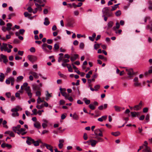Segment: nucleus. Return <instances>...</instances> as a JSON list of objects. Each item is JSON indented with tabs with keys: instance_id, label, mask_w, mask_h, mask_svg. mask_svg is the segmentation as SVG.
<instances>
[{
	"instance_id": "nucleus-38",
	"label": "nucleus",
	"mask_w": 152,
	"mask_h": 152,
	"mask_svg": "<svg viewBox=\"0 0 152 152\" xmlns=\"http://www.w3.org/2000/svg\"><path fill=\"white\" fill-rule=\"evenodd\" d=\"M58 74L61 77H62L64 79H66V76L65 75L61 74L60 72H58Z\"/></svg>"
},
{
	"instance_id": "nucleus-31",
	"label": "nucleus",
	"mask_w": 152,
	"mask_h": 152,
	"mask_svg": "<svg viewBox=\"0 0 152 152\" xmlns=\"http://www.w3.org/2000/svg\"><path fill=\"white\" fill-rule=\"evenodd\" d=\"M4 77L5 76L4 74L2 73H1L0 75V81L1 82H3L4 80Z\"/></svg>"
},
{
	"instance_id": "nucleus-50",
	"label": "nucleus",
	"mask_w": 152,
	"mask_h": 152,
	"mask_svg": "<svg viewBox=\"0 0 152 152\" xmlns=\"http://www.w3.org/2000/svg\"><path fill=\"white\" fill-rule=\"evenodd\" d=\"M24 16L26 17H27L28 16H30L31 15V14H29L27 12H24Z\"/></svg>"
},
{
	"instance_id": "nucleus-9",
	"label": "nucleus",
	"mask_w": 152,
	"mask_h": 152,
	"mask_svg": "<svg viewBox=\"0 0 152 152\" xmlns=\"http://www.w3.org/2000/svg\"><path fill=\"white\" fill-rule=\"evenodd\" d=\"M126 70L127 72V74L129 75V77H132V76L135 74L132 69H126Z\"/></svg>"
},
{
	"instance_id": "nucleus-59",
	"label": "nucleus",
	"mask_w": 152,
	"mask_h": 152,
	"mask_svg": "<svg viewBox=\"0 0 152 152\" xmlns=\"http://www.w3.org/2000/svg\"><path fill=\"white\" fill-rule=\"evenodd\" d=\"M44 107V105L43 104H42L41 105H37L36 106V107L39 109H41L42 108Z\"/></svg>"
},
{
	"instance_id": "nucleus-51",
	"label": "nucleus",
	"mask_w": 152,
	"mask_h": 152,
	"mask_svg": "<svg viewBox=\"0 0 152 152\" xmlns=\"http://www.w3.org/2000/svg\"><path fill=\"white\" fill-rule=\"evenodd\" d=\"M101 45V44H96L94 45V48L97 50V49L99 48H100V45Z\"/></svg>"
},
{
	"instance_id": "nucleus-6",
	"label": "nucleus",
	"mask_w": 152,
	"mask_h": 152,
	"mask_svg": "<svg viewBox=\"0 0 152 152\" xmlns=\"http://www.w3.org/2000/svg\"><path fill=\"white\" fill-rule=\"evenodd\" d=\"M142 105V102L141 101L138 105H135L133 107V109L135 110H138L141 109Z\"/></svg>"
},
{
	"instance_id": "nucleus-44",
	"label": "nucleus",
	"mask_w": 152,
	"mask_h": 152,
	"mask_svg": "<svg viewBox=\"0 0 152 152\" xmlns=\"http://www.w3.org/2000/svg\"><path fill=\"white\" fill-rule=\"evenodd\" d=\"M37 103L38 104H40L42 102H45V101L43 100H42L40 97H39L38 99H37Z\"/></svg>"
},
{
	"instance_id": "nucleus-15",
	"label": "nucleus",
	"mask_w": 152,
	"mask_h": 152,
	"mask_svg": "<svg viewBox=\"0 0 152 152\" xmlns=\"http://www.w3.org/2000/svg\"><path fill=\"white\" fill-rule=\"evenodd\" d=\"M0 57L1 58L3 59V61L4 63H6L8 62V60L7 58V56H6L4 55L3 54H1L0 55Z\"/></svg>"
},
{
	"instance_id": "nucleus-8",
	"label": "nucleus",
	"mask_w": 152,
	"mask_h": 152,
	"mask_svg": "<svg viewBox=\"0 0 152 152\" xmlns=\"http://www.w3.org/2000/svg\"><path fill=\"white\" fill-rule=\"evenodd\" d=\"M25 131V129L23 128H20L19 131L17 132V133L19 135L21 134L22 135H24L27 133V132Z\"/></svg>"
},
{
	"instance_id": "nucleus-3",
	"label": "nucleus",
	"mask_w": 152,
	"mask_h": 152,
	"mask_svg": "<svg viewBox=\"0 0 152 152\" xmlns=\"http://www.w3.org/2000/svg\"><path fill=\"white\" fill-rule=\"evenodd\" d=\"M28 60L31 61L32 63H34V62L37 60V58L36 56L33 55H28Z\"/></svg>"
},
{
	"instance_id": "nucleus-34",
	"label": "nucleus",
	"mask_w": 152,
	"mask_h": 152,
	"mask_svg": "<svg viewBox=\"0 0 152 152\" xmlns=\"http://www.w3.org/2000/svg\"><path fill=\"white\" fill-rule=\"evenodd\" d=\"M111 134L115 137L119 136L120 134V133L118 132L117 131L115 132H112L111 133Z\"/></svg>"
},
{
	"instance_id": "nucleus-30",
	"label": "nucleus",
	"mask_w": 152,
	"mask_h": 152,
	"mask_svg": "<svg viewBox=\"0 0 152 152\" xmlns=\"http://www.w3.org/2000/svg\"><path fill=\"white\" fill-rule=\"evenodd\" d=\"M115 110L116 112H119L121 111V107L117 106H114Z\"/></svg>"
},
{
	"instance_id": "nucleus-63",
	"label": "nucleus",
	"mask_w": 152,
	"mask_h": 152,
	"mask_svg": "<svg viewBox=\"0 0 152 152\" xmlns=\"http://www.w3.org/2000/svg\"><path fill=\"white\" fill-rule=\"evenodd\" d=\"M65 103V101L64 100H61L60 101V105L64 104Z\"/></svg>"
},
{
	"instance_id": "nucleus-40",
	"label": "nucleus",
	"mask_w": 152,
	"mask_h": 152,
	"mask_svg": "<svg viewBox=\"0 0 152 152\" xmlns=\"http://www.w3.org/2000/svg\"><path fill=\"white\" fill-rule=\"evenodd\" d=\"M119 4H116L114 5V6H112V8L111 10V11H113L115 10L118 7Z\"/></svg>"
},
{
	"instance_id": "nucleus-32",
	"label": "nucleus",
	"mask_w": 152,
	"mask_h": 152,
	"mask_svg": "<svg viewBox=\"0 0 152 152\" xmlns=\"http://www.w3.org/2000/svg\"><path fill=\"white\" fill-rule=\"evenodd\" d=\"M138 129V130H139V132H138V133L140 134L141 135H142V136L144 135V134L143 133H142L143 129H142V127H139Z\"/></svg>"
},
{
	"instance_id": "nucleus-60",
	"label": "nucleus",
	"mask_w": 152,
	"mask_h": 152,
	"mask_svg": "<svg viewBox=\"0 0 152 152\" xmlns=\"http://www.w3.org/2000/svg\"><path fill=\"white\" fill-rule=\"evenodd\" d=\"M5 24V22L2 20L1 19H0V25H4Z\"/></svg>"
},
{
	"instance_id": "nucleus-13",
	"label": "nucleus",
	"mask_w": 152,
	"mask_h": 152,
	"mask_svg": "<svg viewBox=\"0 0 152 152\" xmlns=\"http://www.w3.org/2000/svg\"><path fill=\"white\" fill-rule=\"evenodd\" d=\"M25 32V30L24 29H20L19 31H17L15 33L16 36H18L19 35L21 34L23 35Z\"/></svg>"
},
{
	"instance_id": "nucleus-42",
	"label": "nucleus",
	"mask_w": 152,
	"mask_h": 152,
	"mask_svg": "<svg viewBox=\"0 0 152 152\" xmlns=\"http://www.w3.org/2000/svg\"><path fill=\"white\" fill-rule=\"evenodd\" d=\"M67 67L68 68L69 72H73V69L70 64H69V65Z\"/></svg>"
},
{
	"instance_id": "nucleus-55",
	"label": "nucleus",
	"mask_w": 152,
	"mask_h": 152,
	"mask_svg": "<svg viewBox=\"0 0 152 152\" xmlns=\"http://www.w3.org/2000/svg\"><path fill=\"white\" fill-rule=\"evenodd\" d=\"M12 115L13 117H15L16 116H18L19 115V114L18 112L13 113L12 114Z\"/></svg>"
},
{
	"instance_id": "nucleus-33",
	"label": "nucleus",
	"mask_w": 152,
	"mask_h": 152,
	"mask_svg": "<svg viewBox=\"0 0 152 152\" xmlns=\"http://www.w3.org/2000/svg\"><path fill=\"white\" fill-rule=\"evenodd\" d=\"M131 114L132 116L133 117H136L137 115L138 116V115L139 114V112H131Z\"/></svg>"
},
{
	"instance_id": "nucleus-36",
	"label": "nucleus",
	"mask_w": 152,
	"mask_h": 152,
	"mask_svg": "<svg viewBox=\"0 0 152 152\" xmlns=\"http://www.w3.org/2000/svg\"><path fill=\"white\" fill-rule=\"evenodd\" d=\"M73 118L75 120H77L79 119V116L76 113H74L73 115Z\"/></svg>"
},
{
	"instance_id": "nucleus-20",
	"label": "nucleus",
	"mask_w": 152,
	"mask_h": 152,
	"mask_svg": "<svg viewBox=\"0 0 152 152\" xmlns=\"http://www.w3.org/2000/svg\"><path fill=\"white\" fill-rule=\"evenodd\" d=\"M107 107V104H104V106L102 105H101L99 107L98 109L100 110H102L103 109H106Z\"/></svg>"
},
{
	"instance_id": "nucleus-61",
	"label": "nucleus",
	"mask_w": 152,
	"mask_h": 152,
	"mask_svg": "<svg viewBox=\"0 0 152 152\" xmlns=\"http://www.w3.org/2000/svg\"><path fill=\"white\" fill-rule=\"evenodd\" d=\"M47 43L48 44H51L53 43V40L51 39H48L47 40Z\"/></svg>"
},
{
	"instance_id": "nucleus-28",
	"label": "nucleus",
	"mask_w": 152,
	"mask_h": 152,
	"mask_svg": "<svg viewBox=\"0 0 152 152\" xmlns=\"http://www.w3.org/2000/svg\"><path fill=\"white\" fill-rule=\"evenodd\" d=\"M143 152H152L150 148L146 146V148H145L142 150Z\"/></svg>"
},
{
	"instance_id": "nucleus-53",
	"label": "nucleus",
	"mask_w": 152,
	"mask_h": 152,
	"mask_svg": "<svg viewBox=\"0 0 152 152\" xmlns=\"http://www.w3.org/2000/svg\"><path fill=\"white\" fill-rule=\"evenodd\" d=\"M11 111L12 113L18 112V111H19V109L17 108H12L11 109Z\"/></svg>"
},
{
	"instance_id": "nucleus-62",
	"label": "nucleus",
	"mask_w": 152,
	"mask_h": 152,
	"mask_svg": "<svg viewBox=\"0 0 152 152\" xmlns=\"http://www.w3.org/2000/svg\"><path fill=\"white\" fill-rule=\"evenodd\" d=\"M8 45L7 44L5 43H2V46L4 48V49H6Z\"/></svg>"
},
{
	"instance_id": "nucleus-5",
	"label": "nucleus",
	"mask_w": 152,
	"mask_h": 152,
	"mask_svg": "<svg viewBox=\"0 0 152 152\" xmlns=\"http://www.w3.org/2000/svg\"><path fill=\"white\" fill-rule=\"evenodd\" d=\"M94 133L96 136H99L100 137H102L103 134L101 130L99 129H96L94 131Z\"/></svg>"
},
{
	"instance_id": "nucleus-12",
	"label": "nucleus",
	"mask_w": 152,
	"mask_h": 152,
	"mask_svg": "<svg viewBox=\"0 0 152 152\" xmlns=\"http://www.w3.org/2000/svg\"><path fill=\"white\" fill-rule=\"evenodd\" d=\"M21 127V126L20 125H18L16 126H13L12 128L13 131L15 133L18 132L19 129Z\"/></svg>"
},
{
	"instance_id": "nucleus-37",
	"label": "nucleus",
	"mask_w": 152,
	"mask_h": 152,
	"mask_svg": "<svg viewBox=\"0 0 152 152\" xmlns=\"http://www.w3.org/2000/svg\"><path fill=\"white\" fill-rule=\"evenodd\" d=\"M41 90H39L37 91L36 92V96L39 97H40L41 95Z\"/></svg>"
},
{
	"instance_id": "nucleus-11",
	"label": "nucleus",
	"mask_w": 152,
	"mask_h": 152,
	"mask_svg": "<svg viewBox=\"0 0 152 152\" xmlns=\"http://www.w3.org/2000/svg\"><path fill=\"white\" fill-rule=\"evenodd\" d=\"M43 146H45L47 148L50 150L51 152H53V147L50 145L44 143L43 144Z\"/></svg>"
},
{
	"instance_id": "nucleus-54",
	"label": "nucleus",
	"mask_w": 152,
	"mask_h": 152,
	"mask_svg": "<svg viewBox=\"0 0 152 152\" xmlns=\"http://www.w3.org/2000/svg\"><path fill=\"white\" fill-rule=\"evenodd\" d=\"M5 95L8 98H10L11 97V93L10 92H7L5 94Z\"/></svg>"
},
{
	"instance_id": "nucleus-19",
	"label": "nucleus",
	"mask_w": 152,
	"mask_h": 152,
	"mask_svg": "<svg viewBox=\"0 0 152 152\" xmlns=\"http://www.w3.org/2000/svg\"><path fill=\"white\" fill-rule=\"evenodd\" d=\"M39 143H42V142L40 140H39L36 141H35L34 140V142H33V143L34 144V145L35 146H37L39 145Z\"/></svg>"
},
{
	"instance_id": "nucleus-16",
	"label": "nucleus",
	"mask_w": 152,
	"mask_h": 152,
	"mask_svg": "<svg viewBox=\"0 0 152 152\" xmlns=\"http://www.w3.org/2000/svg\"><path fill=\"white\" fill-rule=\"evenodd\" d=\"M59 144L58 145V146L59 148L60 149H61L63 147V143L64 142V140L63 139H61L59 140Z\"/></svg>"
},
{
	"instance_id": "nucleus-47",
	"label": "nucleus",
	"mask_w": 152,
	"mask_h": 152,
	"mask_svg": "<svg viewBox=\"0 0 152 152\" xmlns=\"http://www.w3.org/2000/svg\"><path fill=\"white\" fill-rule=\"evenodd\" d=\"M115 31V33L116 34H120L122 32V30L121 29H119L118 30H117V29H115V30H114Z\"/></svg>"
},
{
	"instance_id": "nucleus-49",
	"label": "nucleus",
	"mask_w": 152,
	"mask_h": 152,
	"mask_svg": "<svg viewBox=\"0 0 152 152\" xmlns=\"http://www.w3.org/2000/svg\"><path fill=\"white\" fill-rule=\"evenodd\" d=\"M15 14L14 13H11L8 15L9 19H11V17L15 16Z\"/></svg>"
},
{
	"instance_id": "nucleus-2",
	"label": "nucleus",
	"mask_w": 152,
	"mask_h": 152,
	"mask_svg": "<svg viewBox=\"0 0 152 152\" xmlns=\"http://www.w3.org/2000/svg\"><path fill=\"white\" fill-rule=\"evenodd\" d=\"M42 49L46 53H49L50 51L47 49V48L49 50H51L52 46L51 45H48L46 43H43L42 46Z\"/></svg>"
},
{
	"instance_id": "nucleus-23",
	"label": "nucleus",
	"mask_w": 152,
	"mask_h": 152,
	"mask_svg": "<svg viewBox=\"0 0 152 152\" xmlns=\"http://www.w3.org/2000/svg\"><path fill=\"white\" fill-rule=\"evenodd\" d=\"M50 23L49 19L48 18H45V21L44 22V24L45 26H48Z\"/></svg>"
},
{
	"instance_id": "nucleus-14",
	"label": "nucleus",
	"mask_w": 152,
	"mask_h": 152,
	"mask_svg": "<svg viewBox=\"0 0 152 152\" xmlns=\"http://www.w3.org/2000/svg\"><path fill=\"white\" fill-rule=\"evenodd\" d=\"M32 88L33 90L35 91H38L41 90V89L38 85H32Z\"/></svg>"
},
{
	"instance_id": "nucleus-17",
	"label": "nucleus",
	"mask_w": 152,
	"mask_h": 152,
	"mask_svg": "<svg viewBox=\"0 0 152 152\" xmlns=\"http://www.w3.org/2000/svg\"><path fill=\"white\" fill-rule=\"evenodd\" d=\"M78 57V55L77 54H75L73 56H71L70 57L71 61H75Z\"/></svg>"
},
{
	"instance_id": "nucleus-64",
	"label": "nucleus",
	"mask_w": 152,
	"mask_h": 152,
	"mask_svg": "<svg viewBox=\"0 0 152 152\" xmlns=\"http://www.w3.org/2000/svg\"><path fill=\"white\" fill-rule=\"evenodd\" d=\"M30 51L31 52H35V48L34 47H31L30 49Z\"/></svg>"
},
{
	"instance_id": "nucleus-22",
	"label": "nucleus",
	"mask_w": 152,
	"mask_h": 152,
	"mask_svg": "<svg viewBox=\"0 0 152 152\" xmlns=\"http://www.w3.org/2000/svg\"><path fill=\"white\" fill-rule=\"evenodd\" d=\"M89 142L91 143V145L92 146H94L98 142V141L93 140H91Z\"/></svg>"
},
{
	"instance_id": "nucleus-26",
	"label": "nucleus",
	"mask_w": 152,
	"mask_h": 152,
	"mask_svg": "<svg viewBox=\"0 0 152 152\" xmlns=\"http://www.w3.org/2000/svg\"><path fill=\"white\" fill-rule=\"evenodd\" d=\"M12 26V24L10 23H9L7 24V30L8 31H10L11 29V27Z\"/></svg>"
},
{
	"instance_id": "nucleus-57",
	"label": "nucleus",
	"mask_w": 152,
	"mask_h": 152,
	"mask_svg": "<svg viewBox=\"0 0 152 152\" xmlns=\"http://www.w3.org/2000/svg\"><path fill=\"white\" fill-rule=\"evenodd\" d=\"M100 87V85H98L94 86V88H95V91H97L98 89Z\"/></svg>"
},
{
	"instance_id": "nucleus-1",
	"label": "nucleus",
	"mask_w": 152,
	"mask_h": 152,
	"mask_svg": "<svg viewBox=\"0 0 152 152\" xmlns=\"http://www.w3.org/2000/svg\"><path fill=\"white\" fill-rule=\"evenodd\" d=\"M102 12L104 15H106L107 17H111L113 16L112 12L110 10L108 7H105L102 10Z\"/></svg>"
},
{
	"instance_id": "nucleus-58",
	"label": "nucleus",
	"mask_w": 152,
	"mask_h": 152,
	"mask_svg": "<svg viewBox=\"0 0 152 152\" xmlns=\"http://www.w3.org/2000/svg\"><path fill=\"white\" fill-rule=\"evenodd\" d=\"M27 10H28V12L30 13H31L33 12V10L30 6L29 7L27 8Z\"/></svg>"
},
{
	"instance_id": "nucleus-7",
	"label": "nucleus",
	"mask_w": 152,
	"mask_h": 152,
	"mask_svg": "<svg viewBox=\"0 0 152 152\" xmlns=\"http://www.w3.org/2000/svg\"><path fill=\"white\" fill-rule=\"evenodd\" d=\"M59 89L62 95L65 97V99L67 98L68 96L67 95V93L65 92L66 91V89L65 88H60Z\"/></svg>"
},
{
	"instance_id": "nucleus-43",
	"label": "nucleus",
	"mask_w": 152,
	"mask_h": 152,
	"mask_svg": "<svg viewBox=\"0 0 152 152\" xmlns=\"http://www.w3.org/2000/svg\"><path fill=\"white\" fill-rule=\"evenodd\" d=\"M84 100L85 101V102L86 104L88 105L90 104V100L87 99L86 98H84Z\"/></svg>"
},
{
	"instance_id": "nucleus-10",
	"label": "nucleus",
	"mask_w": 152,
	"mask_h": 152,
	"mask_svg": "<svg viewBox=\"0 0 152 152\" xmlns=\"http://www.w3.org/2000/svg\"><path fill=\"white\" fill-rule=\"evenodd\" d=\"M27 138V139L26 141V143L29 145H31L32 143H33V142H34V140L32 139L31 137H26Z\"/></svg>"
},
{
	"instance_id": "nucleus-29",
	"label": "nucleus",
	"mask_w": 152,
	"mask_h": 152,
	"mask_svg": "<svg viewBox=\"0 0 152 152\" xmlns=\"http://www.w3.org/2000/svg\"><path fill=\"white\" fill-rule=\"evenodd\" d=\"M34 126L37 128L39 129L40 128L41 125L39 122H36L34 124Z\"/></svg>"
},
{
	"instance_id": "nucleus-4",
	"label": "nucleus",
	"mask_w": 152,
	"mask_h": 152,
	"mask_svg": "<svg viewBox=\"0 0 152 152\" xmlns=\"http://www.w3.org/2000/svg\"><path fill=\"white\" fill-rule=\"evenodd\" d=\"M25 91L27 93L28 95L30 98H31L32 96V93H31V90L30 89V87L28 86L25 88Z\"/></svg>"
},
{
	"instance_id": "nucleus-21",
	"label": "nucleus",
	"mask_w": 152,
	"mask_h": 152,
	"mask_svg": "<svg viewBox=\"0 0 152 152\" xmlns=\"http://www.w3.org/2000/svg\"><path fill=\"white\" fill-rule=\"evenodd\" d=\"M114 23L112 21H109L107 24V29L108 30L109 28H111L113 25Z\"/></svg>"
},
{
	"instance_id": "nucleus-27",
	"label": "nucleus",
	"mask_w": 152,
	"mask_h": 152,
	"mask_svg": "<svg viewBox=\"0 0 152 152\" xmlns=\"http://www.w3.org/2000/svg\"><path fill=\"white\" fill-rule=\"evenodd\" d=\"M99 136H96L95 137V138L97 139L98 142H102L104 141V140L102 139V138L99 137Z\"/></svg>"
},
{
	"instance_id": "nucleus-18",
	"label": "nucleus",
	"mask_w": 152,
	"mask_h": 152,
	"mask_svg": "<svg viewBox=\"0 0 152 152\" xmlns=\"http://www.w3.org/2000/svg\"><path fill=\"white\" fill-rule=\"evenodd\" d=\"M44 123L42 124V126L43 129L45 128L48 126V121L44 119L43 120Z\"/></svg>"
},
{
	"instance_id": "nucleus-48",
	"label": "nucleus",
	"mask_w": 152,
	"mask_h": 152,
	"mask_svg": "<svg viewBox=\"0 0 152 152\" xmlns=\"http://www.w3.org/2000/svg\"><path fill=\"white\" fill-rule=\"evenodd\" d=\"M121 14V12L120 10H118L116 12L115 15L117 16H119Z\"/></svg>"
},
{
	"instance_id": "nucleus-46",
	"label": "nucleus",
	"mask_w": 152,
	"mask_h": 152,
	"mask_svg": "<svg viewBox=\"0 0 152 152\" xmlns=\"http://www.w3.org/2000/svg\"><path fill=\"white\" fill-rule=\"evenodd\" d=\"M141 83L138 82V81L134 82V85L135 87H137L140 86Z\"/></svg>"
},
{
	"instance_id": "nucleus-39",
	"label": "nucleus",
	"mask_w": 152,
	"mask_h": 152,
	"mask_svg": "<svg viewBox=\"0 0 152 152\" xmlns=\"http://www.w3.org/2000/svg\"><path fill=\"white\" fill-rule=\"evenodd\" d=\"M120 25L118 22H117L116 23V27H114L113 28V30H115V29H118L119 28Z\"/></svg>"
},
{
	"instance_id": "nucleus-56",
	"label": "nucleus",
	"mask_w": 152,
	"mask_h": 152,
	"mask_svg": "<svg viewBox=\"0 0 152 152\" xmlns=\"http://www.w3.org/2000/svg\"><path fill=\"white\" fill-rule=\"evenodd\" d=\"M83 137L85 140H86L88 139V136L86 133L84 134Z\"/></svg>"
},
{
	"instance_id": "nucleus-35",
	"label": "nucleus",
	"mask_w": 152,
	"mask_h": 152,
	"mask_svg": "<svg viewBox=\"0 0 152 152\" xmlns=\"http://www.w3.org/2000/svg\"><path fill=\"white\" fill-rule=\"evenodd\" d=\"M23 78V77L22 76H20L18 77L16 80V81L17 82H20L21 81Z\"/></svg>"
},
{
	"instance_id": "nucleus-52",
	"label": "nucleus",
	"mask_w": 152,
	"mask_h": 152,
	"mask_svg": "<svg viewBox=\"0 0 152 152\" xmlns=\"http://www.w3.org/2000/svg\"><path fill=\"white\" fill-rule=\"evenodd\" d=\"M54 48L55 50H58L59 48V45L58 44H55L54 45Z\"/></svg>"
},
{
	"instance_id": "nucleus-24",
	"label": "nucleus",
	"mask_w": 152,
	"mask_h": 152,
	"mask_svg": "<svg viewBox=\"0 0 152 152\" xmlns=\"http://www.w3.org/2000/svg\"><path fill=\"white\" fill-rule=\"evenodd\" d=\"M72 66L73 68L75 70V72H77L78 74L80 75V71L78 70V69L74 64H73V63H72Z\"/></svg>"
},
{
	"instance_id": "nucleus-45",
	"label": "nucleus",
	"mask_w": 152,
	"mask_h": 152,
	"mask_svg": "<svg viewBox=\"0 0 152 152\" xmlns=\"http://www.w3.org/2000/svg\"><path fill=\"white\" fill-rule=\"evenodd\" d=\"M89 108L92 110H94L95 109V107L94 104H90L89 105Z\"/></svg>"
},
{
	"instance_id": "nucleus-25",
	"label": "nucleus",
	"mask_w": 152,
	"mask_h": 152,
	"mask_svg": "<svg viewBox=\"0 0 152 152\" xmlns=\"http://www.w3.org/2000/svg\"><path fill=\"white\" fill-rule=\"evenodd\" d=\"M30 74H31L36 78H38L39 77L38 74L35 72L31 71Z\"/></svg>"
},
{
	"instance_id": "nucleus-41",
	"label": "nucleus",
	"mask_w": 152,
	"mask_h": 152,
	"mask_svg": "<svg viewBox=\"0 0 152 152\" xmlns=\"http://www.w3.org/2000/svg\"><path fill=\"white\" fill-rule=\"evenodd\" d=\"M9 79L10 80L11 85L13 86L14 83V78L13 77H9Z\"/></svg>"
}]
</instances>
